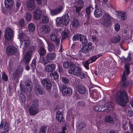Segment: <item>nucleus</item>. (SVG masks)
Masks as SVG:
<instances>
[{
	"label": "nucleus",
	"instance_id": "1",
	"mask_svg": "<svg viewBox=\"0 0 133 133\" xmlns=\"http://www.w3.org/2000/svg\"><path fill=\"white\" fill-rule=\"evenodd\" d=\"M117 102L121 106H125L129 100L127 94L125 91L117 92L116 95Z\"/></svg>",
	"mask_w": 133,
	"mask_h": 133
},
{
	"label": "nucleus",
	"instance_id": "2",
	"mask_svg": "<svg viewBox=\"0 0 133 133\" xmlns=\"http://www.w3.org/2000/svg\"><path fill=\"white\" fill-rule=\"evenodd\" d=\"M69 73L71 75H75L79 76L80 78L82 79H85L86 76L84 73L82 72L81 68L76 67L74 68H71L68 70Z\"/></svg>",
	"mask_w": 133,
	"mask_h": 133
},
{
	"label": "nucleus",
	"instance_id": "3",
	"mask_svg": "<svg viewBox=\"0 0 133 133\" xmlns=\"http://www.w3.org/2000/svg\"><path fill=\"white\" fill-rule=\"evenodd\" d=\"M125 70L123 72L121 80L123 82L122 83V86L124 87H127L133 83H130L128 82H126L125 81L126 79L127 76L129 74V65L128 64L125 65Z\"/></svg>",
	"mask_w": 133,
	"mask_h": 133
},
{
	"label": "nucleus",
	"instance_id": "4",
	"mask_svg": "<svg viewBox=\"0 0 133 133\" xmlns=\"http://www.w3.org/2000/svg\"><path fill=\"white\" fill-rule=\"evenodd\" d=\"M69 18L67 14H65L62 17H57L56 20V25L59 26L62 24L66 25L69 23Z\"/></svg>",
	"mask_w": 133,
	"mask_h": 133
},
{
	"label": "nucleus",
	"instance_id": "5",
	"mask_svg": "<svg viewBox=\"0 0 133 133\" xmlns=\"http://www.w3.org/2000/svg\"><path fill=\"white\" fill-rule=\"evenodd\" d=\"M38 100L37 99L34 100L29 109L30 115H35L38 112Z\"/></svg>",
	"mask_w": 133,
	"mask_h": 133
},
{
	"label": "nucleus",
	"instance_id": "6",
	"mask_svg": "<svg viewBox=\"0 0 133 133\" xmlns=\"http://www.w3.org/2000/svg\"><path fill=\"white\" fill-rule=\"evenodd\" d=\"M113 18L107 13L104 14L103 17L102 24L103 25L106 27H109L112 24V21Z\"/></svg>",
	"mask_w": 133,
	"mask_h": 133
},
{
	"label": "nucleus",
	"instance_id": "7",
	"mask_svg": "<svg viewBox=\"0 0 133 133\" xmlns=\"http://www.w3.org/2000/svg\"><path fill=\"white\" fill-rule=\"evenodd\" d=\"M57 32L56 29H53L50 33V38L51 41L54 42L55 45L58 46L60 43V40L58 36Z\"/></svg>",
	"mask_w": 133,
	"mask_h": 133
},
{
	"label": "nucleus",
	"instance_id": "8",
	"mask_svg": "<svg viewBox=\"0 0 133 133\" xmlns=\"http://www.w3.org/2000/svg\"><path fill=\"white\" fill-rule=\"evenodd\" d=\"M19 38L21 41H23L24 48H26L29 46L30 41L28 37L23 33H21L19 35Z\"/></svg>",
	"mask_w": 133,
	"mask_h": 133
},
{
	"label": "nucleus",
	"instance_id": "9",
	"mask_svg": "<svg viewBox=\"0 0 133 133\" xmlns=\"http://www.w3.org/2000/svg\"><path fill=\"white\" fill-rule=\"evenodd\" d=\"M56 56V54L54 53H49L47 54L45 57H43L42 63L44 65L48 63L51 60H54Z\"/></svg>",
	"mask_w": 133,
	"mask_h": 133
},
{
	"label": "nucleus",
	"instance_id": "10",
	"mask_svg": "<svg viewBox=\"0 0 133 133\" xmlns=\"http://www.w3.org/2000/svg\"><path fill=\"white\" fill-rule=\"evenodd\" d=\"M59 89L62 94L64 95L70 96L72 93V90L65 85L59 86Z\"/></svg>",
	"mask_w": 133,
	"mask_h": 133
},
{
	"label": "nucleus",
	"instance_id": "11",
	"mask_svg": "<svg viewBox=\"0 0 133 133\" xmlns=\"http://www.w3.org/2000/svg\"><path fill=\"white\" fill-rule=\"evenodd\" d=\"M14 33L12 30L9 28H7L5 32L4 37L6 40L10 41L13 37Z\"/></svg>",
	"mask_w": 133,
	"mask_h": 133
},
{
	"label": "nucleus",
	"instance_id": "12",
	"mask_svg": "<svg viewBox=\"0 0 133 133\" xmlns=\"http://www.w3.org/2000/svg\"><path fill=\"white\" fill-rule=\"evenodd\" d=\"M92 43L89 42L88 44L84 45L82 46L80 51L84 54H87L90 52L91 50L92 49Z\"/></svg>",
	"mask_w": 133,
	"mask_h": 133
},
{
	"label": "nucleus",
	"instance_id": "13",
	"mask_svg": "<svg viewBox=\"0 0 133 133\" xmlns=\"http://www.w3.org/2000/svg\"><path fill=\"white\" fill-rule=\"evenodd\" d=\"M32 50H30L27 52L25 54L23 59V61L25 64H28L30 61L32 55Z\"/></svg>",
	"mask_w": 133,
	"mask_h": 133
},
{
	"label": "nucleus",
	"instance_id": "14",
	"mask_svg": "<svg viewBox=\"0 0 133 133\" xmlns=\"http://www.w3.org/2000/svg\"><path fill=\"white\" fill-rule=\"evenodd\" d=\"M7 54L9 55H15L17 52L16 48L13 46H10L8 47L6 49Z\"/></svg>",
	"mask_w": 133,
	"mask_h": 133
},
{
	"label": "nucleus",
	"instance_id": "15",
	"mask_svg": "<svg viewBox=\"0 0 133 133\" xmlns=\"http://www.w3.org/2000/svg\"><path fill=\"white\" fill-rule=\"evenodd\" d=\"M42 84L43 87L47 89L50 90L51 88V82L47 78L43 79L42 81Z\"/></svg>",
	"mask_w": 133,
	"mask_h": 133
},
{
	"label": "nucleus",
	"instance_id": "16",
	"mask_svg": "<svg viewBox=\"0 0 133 133\" xmlns=\"http://www.w3.org/2000/svg\"><path fill=\"white\" fill-rule=\"evenodd\" d=\"M63 7L61 5L58 6L56 8L50 11V14L52 16L57 15L61 13L63 10Z\"/></svg>",
	"mask_w": 133,
	"mask_h": 133
},
{
	"label": "nucleus",
	"instance_id": "17",
	"mask_svg": "<svg viewBox=\"0 0 133 133\" xmlns=\"http://www.w3.org/2000/svg\"><path fill=\"white\" fill-rule=\"evenodd\" d=\"M44 44L42 42H41L39 44V54L40 56H43L45 55L46 53V50L44 48Z\"/></svg>",
	"mask_w": 133,
	"mask_h": 133
},
{
	"label": "nucleus",
	"instance_id": "18",
	"mask_svg": "<svg viewBox=\"0 0 133 133\" xmlns=\"http://www.w3.org/2000/svg\"><path fill=\"white\" fill-rule=\"evenodd\" d=\"M55 68L56 66L54 64H48L45 67L44 70L48 72H52L55 69Z\"/></svg>",
	"mask_w": 133,
	"mask_h": 133
},
{
	"label": "nucleus",
	"instance_id": "19",
	"mask_svg": "<svg viewBox=\"0 0 133 133\" xmlns=\"http://www.w3.org/2000/svg\"><path fill=\"white\" fill-rule=\"evenodd\" d=\"M41 12L39 9H36L34 11L33 16L34 19L38 20L41 17Z\"/></svg>",
	"mask_w": 133,
	"mask_h": 133
},
{
	"label": "nucleus",
	"instance_id": "20",
	"mask_svg": "<svg viewBox=\"0 0 133 133\" xmlns=\"http://www.w3.org/2000/svg\"><path fill=\"white\" fill-rule=\"evenodd\" d=\"M96 9L94 12V14L96 17H99L102 15V12L101 9L98 8L97 6H95Z\"/></svg>",
	"mask_w": 133,
	"mask_h": 133
},
{
	"label": "nucleus",
	"instance_id": "21",
	"mask_svg": "<svg viewBox=\"0 0 133 133\" xmlns=\"http://www.w3.org/2000/svg\"><path fill=\"white\" fill-rule=\"evenodd\" d=\"M56 119L61 123L64 122V119L63 117L62 113L59 111H58L56 114Z\"/></svg>",
	"mask_w": 133,
	"mask_h": 133
},
{
	"label": "nucleus",
	"instance_id": "22",
	"mask_svg": "<svg viewBox=\"0 0 133 133\" xmlns=\"http://www.w3.org/2000/svg\"><path fill=\"white\" fill-rule=\"evenodd\" d=\"M42 34L49 33L50 31V28L48 25H43L42 27Z\"/></svg>",
	"mask_w": 133,
	"mask_h": 133
},
{
	"label": "nucleus",
	"instance_id": "23",
	"mask_svg": "<svg viewBox=\"0 0 133 133\" xmlns=\"http://www.w3.org/2000/svg\"><path fill=\"white\" fill-rule=\"evenodd\" d=\"M27 6L30 10H32L35 8L34 0H28Z\"/></svg>",
	"mask_w": 133,
	"mask_h": 133
},
{
	"label": "nucleus",
	"instance_id": "24",
	"mask_svg": "<svg viewBox=\"0 0 133 133\" xmlns=\"http://www.w3.org/2000/svg\"><path fill=\"white\" fill-rule=\"evenodd\" d=\"M28 82H26L25 83V86L24 88V91H31L32 89V86L30 85L31 82L30 80H28Z\"/></svg>",
	"mask_w": 133,
	"mask_h": 133
},
{
	"label": "nucleus",
	"instance_id": "25",
	"mask_svg": "<svg viewBox=\"0 0 133 133\" xmlns=\"http://www.w3.org/2000/svg\"><path fill=\"white\" fill-rule=\"evenodd\" d=\"M14 3L13 0H5L4 4L5 7L9 8H11Z\"/></svg>",
	"mask_w": 133,
	"mask_h": 133
},
{
	"label": "nucleus",
	"instance_id": "26",
	"mask_svg": "<svg viewBox=\"0 0 133 133\" xmlns=\"http://www.w3.org/2000/svg\"><path fill=\"white\" fill-rule=\"evenodd\" d=\"M35 91L37 95H42L44 93L43 89L40 85H37L36 86Z\"/></svg>",
	"mask_w": 133,
	"mask_h": 133
},
{
	"label": "nucleus",
	"instance_id": "27",
	"mask_svg": "<svg viewBox=\"0 0 133 133\" xmlns=\"http://www.w3.org/2000/svg\"><path fill=\"white\" fill-rule=\"evenodd\" d=\"M63 65L64 68H67L70 67H74L75 65L72 62H65L63 63Z\"/></svg>",
	"mask_w": 133,
	"mask_h": 133
},
{
	"label": "nucleus",
	"instance_id": "28",
	"mask_svg": "<svg viewBox=\"0 0 133 133\" xmlns=\"http://www.w3.org/2000/svg\"><path fill=\"white\" fill-rule=\"evenodd\" d=\"M118 18L121 20H125L127 18V15L126 12L121 11L118 14Z\"/></svg>",
	"mask_w": 133,
	"mask_h": 133
},
{
	"label": "nucleus",
	"instance_id": "29",
	"mask_svg": "<svg viewBox=\"0 0 133 133\" xmlns=\"http://www.w3.org/2000/svg\"><path fill=\"white\" fill-rule=\"evenodd\" d=\"M121 39V36L119 35H117L116 36H114L111 39V42L114 44L117 42H119Z\"/></svg>",
	"mask_w": 133,
	"mask_h": 133
},
{
	"label": "nucleus",
	"instance_id": "30",
	"mask_svg": "<svg viewBox=\"0 0 133 133\" xmlns=\"http://www.w3.org/2000/svg\"><path fill=\"white\" fill-rule=\"evenodd\" d=\"M77 89L79 93L82 94H84L86 91L85 87L82 85L79 86Z\"/></svg>",
	"mask_w": 133,
	"mask_h": 133
},
{
	"label": "nucleus",
	"instance_id": "31",
	"mask_svg": "<svg viewBox=\"0 0 133 133\" xmlns=\"http://www.w3.org/2000/svg\"><path fill=\"white\" fill-rule=\"evenodd\" d=\"M48 50L49 52H52L55 50L54 45L50 42H47Z\"/></svg>",
	"mask_w": 133,
	"mask_h": 133
},
{
	"label": "nucleus",
	"instance_id": "32",
	"mask_svg": "<svg viewBox=\"0 0 133 133\" xmlns=\"http://www.w3.org/2000/svg\"><path fill=\"white\" fill-rule=\"evenodd\" d=\"M50 77L51 78H50V79L52 81V82L53 81L52 80L53 79H56L58 78L59 77L58 74L56 72H54L53 73H51L50 74Z\"/></svg>",
	"mask_w": 133,
	"mask_h": 133
},
{
	"label": "nucleus",
	"instance_id": "33",
	"mask_svg": "<svg viewBox=\"0 0 133 133\" xmlns=\"http://www.w3.org/2000/svg\"><path fill=\"white\" fill-rule=\"evenodd\" d=\"M105 121L106 122L111 124H113L114 123V120L113 118L110 116H107L105 117Z\"/></svg>",
	"mask_w": 133,
	"mask_h": 133
},
{
	"label": "nucleus",
	"instance_id": "34",
	"mask_svg": "<svg viewBox=\"0 0 133 133\" xmlns=\"http://www.w3.org/2000/svg\"><path fill=\"white\" fill-rule=\"evenodd\" d=\"M72 27L75 28H77L79 25V23L78 20L76 19H74L72 21L71 23Z\"/></svg>",
	"mask_w": 133,
	"mask_h": 133
},
{
	"label": "nucleus",
	"instance_id": "35",
	"mask_svg": "<svg viewBox=\"0 0 133 133\" xmlns=\"http://www.w3.org/2000/svg\"><path fill=\"white\" fill-rule=\"evenodd\" d=\"M81 36L79 40L80 42L82 44H83V45L86 44V43L88 42V41L85 37L82 35Z\"/></svg>",
	"mask_w": 133,
	"mask_h": 133
},
{
	"label": "nucleus",
	"instance_id": "36",
	"mask_svg": "<svg viewBox=\"0 0 133 133\" xmlns=\"http://www.w3.org/2000/svg\"><path fill=\"white\" fill-rule=\"evenodd\" d=\"M13 68V60L10 59L9 61L8 65V70L10 72H11Z\"/></svg>",
	"mask_w": 133,
	"mask_h": 133
},
{
	"label": "nucleus",
	"instance_id": "37",
	"mask_svg": "<svg viewBox=\"0 0 133 133\" xmlns=\"http://www.w3.org/2000/svg\"><path fill=\"white\" fill-rule=\"evenodd\" d=\"M36 59H34L32 61L31 65V67L32 68V71L33 72L34 71L36 68Z\"/></svg>",
	"mask_w": 133,
	"mask_h": 133
},
{
	"label": "nucleus",
	"instance_id": "38",
	"mask_svg": "<svg viewBox=\"0 0 133 133\" xmlns=\"http://www.w3.org/2000/svg\"><path fill=\"white\" fill-rule=\"evenodd\" d=\"M104 106L101 107L98 104L96 105L94 107V109L96 111H102V109Z\"/></svg>",
	"mask_w": 133,
	"mask_h": 133
},
{
	"label": "nucleus",
	"instance_id": "39",
	"mask_svg": "<svg viewBox=\"0 0 133 133\" xmlns=\"http://www.w3.org/2000/svg\"><path fill=\"white\" fill-rule=\"evenodd\" d=\"M28 29L30 32L33 31L35 29L34 25L32 23L29 24L28 25Z\"/></svg>",
	"mask_w": 133,
	"mask_h": 133
},
{
	"label": "nucleus",
	"instance_id": "40",
	"mask_svg": "<svg viewBox=\"0 0 133 133\" xmlns=\"http://www.w3.org/2000/svg\"><path fill=\"white\" fill-rule=\"evenodd\" d=\"M42 19V22L44 23H47L49 21V17L45 15H44L43 16Z\"/></svg>",
	"mask_w": 133,
	"mask_h": 133
},
{
	"label": "nucleus",
	"instance_id": "41",
	"mask_svg": "<svg viewBox=\"0 0 133 133\" xmlns=\"http://www.w3.org/2000/svg\"><path fill=\"white\" fill-rule=\"evenodd\" d=\"M81 35L79 34H75L73 37V40L75 41H78L79 39L80 40L81 36Z\"/></svg>",
	"mask_w": 133,
	"mask_h": 133
},
{
	"label": "nucleus",
	"instance_id": "42",
	"mask_svg": "<svg viewBox=\"0 0 133 133\" xmlns=\"http://www.w3.org/2000/svg\"><path fill=\"white\" fill-rule=\"evenodd\" d=\"M99 57L98 56H95L92 57L90 59L88 60V61L89 63H92L95 61Z\"/></svg>",
	"mask_w": 133,
	"mask_h": 133
},
{
	"label": "nucleus",
	"instance_id": "43",
	"mask_svg": "<svg viewBox=\"0 0 133 133\" xmlns=\"http://www.w3.org/2000/svg\"><path fill=\"white\" fill-rule=\"evenodd\" d=\"M86 126V124L84 122H81L78 125V128L80 130H82Z\"/></svg>",
	"mask_w": 133,
	"mask_h": 133
},
{
	"label": "nucleus",
	"instance_id": "44",
	"mask_svg": "<svg viewBox=\"0 0 133 133\" xmlns=\"http://www.w3.org/2000/svg\"><path fill=\"white\" fill-rule=\"evenodd\" d=\"M2 77L3 80L7 82L8 80V77L5 72H3L2 74Z\"/></svg>",
	"mask_w": 133,
	"mask_h": 133
},
{
	"label": "nucleus",
	"instance_id": "45",
	"mask_svg": "<svg viewBox=\"0 0 133 133\" xmlns=\"http://www.w3.org/2000/svg\"><path fill=\"white\" fill-rule=\"evenodd\" d=\"M5 123L4 131L6 132H8L9 131V124L5 121V123Z\"/></svg>",
	"mask_w": 133,
	"mask_h": 133
},
{
	"label": "nucleus",
	"instance_id": "46",
	"mask_svg": "<svg viewBox=\"0 0 133 133\" xmlns=\"http://www.w3.org/2000/svg\"><path fill=\"white\" fill-rule=\"evenodd\" d=\"M75 4L78 5H83L84 4V2L82 0H75Z\"/></svg>",
	"mask_w": 133,
	"mask_h": 133
},
{
	"label": "nucleus",
	"instance_id": "47",
	"mask_svg": "<svg viewBox=\"0 0 133 133\" xmlns=\"http://www.w3.org/2000/svg\"><path fill=\"white\" fill-rule=\"evenodd\" d=\"M69 33V31L68 29L64 30L62 33V35L63 38H65L68 36Z\"/></svg>",
	"mask_w": 133,
	"mask_h": 133
},
{
	"label": "nucleus",
	"instance_id": "48",
	"mask_svg": "<svg viewBox=\"0 0 133 133\" xmlns=\"http://www.w3.org/2000/svg\"><path fill=\"white\" fill-rule=\"evenodd\" d=\"M46 127L43 126L40 129L39 133H46Z\"/></svg>",
	"mask_w": 133,
	"mask_h": 133
},
{
	"label": "nucleus",
	"instance_id": "49",
	"mask_svg": "<svg viewBox=\"0 0 133 133\" xmlns=\"http://www.w3.org/2000/svg\"><path fill=\"white\" fill-rule=\"evenodd\" d=\"M32 17L31 14L30 13H27L26 14V18L27 21H30Z\"/></svg>",
	"mask_w": 133,
	"mask_h": 133
},
{
	"label": "nucleus",
	"instance_id": "50",
	"mask_svg": "<svg viewBox=\"0 0 133 133\" xmlns=\"http://www.w3.org/2000/svg\"><path fill=\"white\" fill-rule=\"evenodd\" d=\"M77 105L78 106L83 107L85 105V102L84 101H80L78 102L77 103Z\"/></svg>",
	"mask_w": 133,
	"mask_h": 133
},
{
	"label": "nucleus",
	"instance_id": "51",
	"mask_svg": "<svg viewBox=\"0 0 133 133\" xmlns=\"http://www.w3.org/2000/svg\"><path fill=\"white\" fill-rule=\"evenodd\" d=\"M90 63H89V61H88V60L84 63L83 65L84 66L86 69L87 70H89V65Z\"/></svg>",
	"mask_w": 133,
	"mask_h": 133
},
{
	"label": "nucleus",
	"instance_id": "52",
	"mask_svg": "<svg viewBox=\"0 0 133 133\" xmlns=\"http://www.w3.org/2000/svg\"><path fill=\"white\" fill-rule=\"evenodd\" d=\"M80 84V83L79 81L78 80H76L75 81V82L74 83V85L76 87V89L78 88L79 86H80L79 85Z\"/></svg>",
	"mask_w": 133,
	"mask_h": 133
},
{
	"label": "nucleus",
	"instance_id": "53",
	"mask_svg": "<svg viewBox=\"0 0 133 133\" xmlns=\"http://www.w3.org/2000/svg\"><path fill=\"white\" fill-rule=\"evenodd\" d=\"M115 30L117 31H118L120 28V25L118 23H116L115 25Z\"/></svg>",
	"mask_w": 133,
	"mask_h": 133
},
{
	"label": "nucleus",
	"instance_id": "54",
	"mask_svg": "<svg viewBox=\"0 0 133 133\" xmlns=\"http://www.w3.org/2000/svg\"><path fill=\"white\" fill-rule=\"evenodd\" d=\"M82 8V6H76L75 9L76 12L78 14H79Z\"/></svg>",
	"mask_w": 133,
	"mask_h": 133
},
{
	"label": "nucleus",
	"instance_id": "55",
	"mask_svg": "<svg viewBox=\"0 0 133 133\" xmlns=\"http://www.w3.org/2000/svg\"><path fill=\"white\" fill-rule=\"evenodd\" d=\"M62 82L65 84L68 83L69 82V79L66 77H62Z\"/></svg>",
	"mask_w": 133,
	"mask_h": 133
},
{
	"label": "nucleus",
	"instance_id": "56",
	"mask_svg": "<svg viewBox=\"0 0 133 133\" xmlns=\"http://www.w3.org/2000/svg\"><path fill=\"white\" fill-rule=\"evenodd\" d=\"M85 10L87 15H90V14L91 13L90 7V6L87 7L86 9Z\"/></svg>",
	"mask_w": 133,
	"mask_h": 133
},
{
	"label": "nucleus",
	"instance_id": "57",
	"mask_svg": "<svg viewBox=\"0 0 133 133\" xmlns=\"http://www.w3.org/2000/svg\"><path fill=\"white\" fill-rule=\"evenodd\" d=\"M20 101L21 103H24L25 101V96L22 95V96H21L20 98Z\"/></svg>",
	"mask_w": 133,
	"mask_h": 133
},
{
	"label": "nucleus",
	"instance_id": "58",
	"mask_svg": "<svg viewBox=\"0 0 133 133\" xmlns=\"http://www.w3.org/2000/svg\"><path fill=\"white\" fill-rule=\"evenodd\" d=\"M127 114L130 117H132L133 115V112L131 110H128Z\"/></svg>",
	"mask_w": 133,
	"mask_h": 133
},
{
	"label": "nucleus",
	"instance_id": "59",
	"mask_svg": "<svg viewBox=\"0 0 133 133\" xmlns=\"http://www.w3.org/2000/svg\"><path fill=\"white\" fill-rule=\"evenodd\" d=\"M24 20L23 19H21L19 22V25L21 27H23L24 26Z\"/></svg>",
	"mask_w": 133,
	"mask_h": 133
},
{
	"label": "nucleus",
	"instance_id": "60",
	"mask_svg": "<svg viewBox=\"0 0 133 133\" xmlns=\"http://www.w3.org/2000/svg\"><path fill=\"white\" fill-rule=\"evenodd\" d=\"M90 22V15H87V18L86 19V23H89Z\"/></svg>",
	"mask_w": 133,
	"mask_h": 133
},
{
	"label": "nucleus",
	"instance_id": "61",
	"mask_svg": "<svg viewBox=\"0 0 133 133\" xmlns=\"http://www.w3.org/2000/svg\"><path fill=\"white\" fill-rule=\"evenodd\" d=\"M129 124L130 130L132 131L133 130V124L131 123L130 121H129Z\"/></svg>",
	"mask_w": 133,
	"mask_h": 133
},
{
	"label": "nucleus",
	"instance_id": "62",
	"mask_svg": "<svg viewBox=\"0 0 133 133\" xmlns=\"http://www.w3.org/2000/svg\"><path fill=\"white\" fill-rule=\"evenodd\" d=\"M62 132H59V133H66L65 131H66V128L65 127H63L62 128Z\"/></svg>",
	"mask_w": 133,
	"mask_h": 133
},
{
	"label": "nucleus",
	"instance_id": "63",
	"mask_svg": "<svg viewBox=\"0 0 133 133\" xmlns=\"http://www.w3.org/2000/svg\"><path fill=\"white\" fill-rule=\"evenodd\" d=\"M5 121H1V123L0 125V128H3L4 126V125H5Z\"/></svg>",
	"mask_w": 133,
	"mask_h": 133
},
{
	"label": "nucleus",
	"instance_id": "64",
	"mask_svg": "<svg viewBox=\"0 0 133 133\" xmlns=\"http://www.w3.org/2000/svg\"><path fill=\"white\" fill-rule=\"evenodd\" d=\"M38 125L37 124H36L33 128V129L34 130L36 131L38 129Z\"/></svg>",
	"mask_w": 133,
	"mask_h": 133
}]
</instances>
